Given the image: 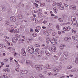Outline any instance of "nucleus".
<instances>
[{"label":"nucleus","instance_id":"obj_1","mask_svg":"<svg viewBox=\"0 0 78 78\" xmlns=\"http://www.w3.org/2000/svg\"><path fill=\"white\" fill-rule=\"evenodd\" d=\"M71 19L73 25H76V17L75 16H72Z\"/></svg>","mask_w":78,"mask_h":78},{"label":"nucleus","instance_id":"obj_2","mask_svg":"<svg viewBox=\"0 0 78 78\" xmlns=\"http://www.w3.org/2000/svg\"><path fill=\"white\" fill-rule=\"evenodd\" d=\"M28 52L30 54H32L34 52V48L32 47H29L28 48Z\"/></svg>","mask_w":78,"mask_h":78},{"label":"nucleus","instance_id":"obj_3","mask_svg":"<svg viewBox=\"0 0 78 78\" xmlns=\"http://www.w3.org/2000/svg\"><path fill=\"white\" fill-rule=\"evenodd\" d=\"M26 63L27 65H30L31 67H34V63L32 61L29 60H26Z\"/></svg>","mask_w":78,"mask_h":78},{"label":"nucleus","instance_id":"obj_4","mask_svg":"<svg viewBox=\"0 0 78 78\" xmlns=\"http://www.w3.org/2000/svg\"><path fill=\"white\" fill-rule=\"evenodd\" d=\"M51 42L53 45H56L57 44L56 39L54 38H52V39L51 40Z\"/></svg>","mask_w":78,"mask_h":78},{"label":"nucleus","instance_id":"obj_5","mask_svg":"<svg viewBox=\"0 0 78 78\" xmlns=\"http://www.w3.org/2000/svg\"><path fill=\"white\" fill-rule=\"evenodd\" d=\"M35 68L36 70H39V71L42 70V67H41V66L40 65H36L35 66Z\"/></svg>","mask_w":78,"mask_h":78},{"label":"nucleus","instance_id":"obj_6","mask_svg":"<svg viewBox=\"0 0 78 78\" xmlns=\"http://www.w3.org/2000/svg\"><path fill=\"white\" fill-rule=\"evenodd\" d=\"M21 53L22 55H23V56H25L27 55L25 51V49L23 48L21 49Z\"/></svg>","mask_w":78,"mask_h":78},{"label":"nucleus","instance_id":"obj_7","mask_svg":"<svg viewBox=\"0 0 78 78\" xmlns=\"http://www.w3.org/2000/svg\"><path fill=\"white\" fill-rule=\"evenodd\" d=\"M10 19L12 22H14L16 21V19L14 16H12L10 18Z\"/></svg>","mask_w":78,"mask_h":78},{"label":"nucleus","instance_id":"obj_8","mask_svg":"<svg viewBox=\"0 0 78 78\" xmlns=\"http://www.w3.org/2000/svg\"><path fill=\"white\" fill-rule=\"evenodd\" d=\"M51 34V32L50 31H48V30L45 31L44 32V34L46 35V36H49V35H50Z\"/></svg>","mask_w":78,"mask_h":78},{"label":"nucleus","instance_id":"obj_9","mask_svg":"<svg viewBox=\"0 0 78 78\" xmlns=\"http://www.w3.org/2000/svg\"><path fill=\"white\" fill-rule=\"evenodd\" d=\"M53 71L54 72H59V69H58V67H54L53 69Z\"/></svg>","mask_w":78,"mask_h":78},{"label":"nucleus","instance_id":"obj_10","mask_svg":"<svg viewBox=\"0 0 78 78\" xmlns=\"http://www.w3.org/2000/svg\"><path fill=\"white\" fill-rule=\"evenodd\" d=\"M66 46L65 44H61L60 45L59 48L61 50H63L64 47H66Z\"/></svg>","mask_w":78,"mask_h":78},{"label":"nucleus","instance_id":"obj_11","mask_svg":"<svg viewBox=\"0 0 78 78\" xmlns=\"http://www.w3.org/2000/svg\"><path fill=\"white\" fill-rule=\"evenodd\" d=\"M3 71L4 72H10V69L9 68H5L4 69Z\"/></svg>","mask_w":78,"mask_h":78},{"label":"nucleus","instance_id":"obj_12","mask_svg":"<svg viewBox=\"0 0 78 78\" xmlns=\"http://www.w3.org/2000/svg\"><path fill=\"white\" fill-rule=\"evenodd\" d=\"M70 8L71 9H76V6L74 5H72L70 6Z\"/></svg>","mask_w":78,"mask_h":78},{"label":"nucleus","instance_id":"obj_13","mask_svg":"<svg viewBox=\"0 0 78 78\" xmlns=\"http://www.w3.org/2000/svg\"><path fill=\"white\" fill-rule=\"evenodd\" d=\"M51 50L53 51V52H55L56 51V47L54 46L51 47Z\"/></svg>","mask_w":78,"mask_h":78},{"label":"nucleus","instance_id":"obj_14","mask_svg":"<svg viewBox=\"0 0 78 78\" xmlns=\"http://www.w3.org/2000/svg\"><path fill=\"white\" fill-rule=\"evenodd\" d=\"M32 41H33V39L32 38H29L27 39V41L28 43H30L29 42H31Z\"/></svg>","mask_w":78,"mask_h":78},{"label":"nucleus","instance_id":"obj_15","mask_svg":"<svg viewBox=\"0 0 78 78\" xmlns=\"http://www.w3.org/2000/svg\"><path fill=\"white\" fill-rule=\"evenodd\" d=\"M73 39H74L75 41H78V37H75V36H73L72 37Z\"/></svg>","mask_w":78,"mask_h":78},{"label":"nucleus","instance_id":"obj_16","mask_svg":"<svg viewBox=\"0 0 78 78\" xmlns=\"http://www.w3.org/2000/svg\"><path fill=\"white\" fill-rule=\"evenodd\" d=\"M37 54L38 57H41L42 56V54L41 52H37Z\"/></svg>","mask_w":78,"mask_h":78},{"label":"nucleus","instance_id":"obj_17","mask_svg":"<svg viewBox=\"0 0 78 78\" xmlns=\"http://www.w3.org/2000/svg\"><path fill=\"white\" fill-rule=\"evenodd\" d=\"M46 68L47 69H50L51 68L50 65L47 64L46 65Z\"/></svg>","mask_w":78,"mask_h":78},{"label":"nucleus","instance_id":"obj_18","mask_svg":"<svg viewBox=\"0 0 78 78\" xmlns=\"http://www.w3.org/2000/svg\"><path fill=\"white\" fill-rule=\"evenodd\" d=\"M18 19H22V18H23V15L21 14H19L18 15Z\"/></svg>","mask_w":78,"mask_h":78},{"label":"nucleus","instance_id":"obj_19","mask_svg":"<svg viewBox=\"0 0 78 78\" xmlns=\"http://www.w3.org/2000/svg\"><path fill=\"white\" fill-rule=\"evenodd\" d=\"M54 12L55 13H57L58 12V8H53Z\"/></svg>","mask_w":78,"mask_h":78},{"label":"nucleus","instance_id":"obj_20","mask_svg":"<svg viewBox=\"0 0 78 78\" xmlns=\"http://www.w3.org/2000/svg\"><path fill=\"white\" fill-rule=\"evenodd\" d=\"M8 48L9 50H11V51H13V50H15V48L11 47Z\"/></svg>","mask_w":78,"mask_h":78},{"label":"nucleus","instance_id":"obj_21","mask_svg":"<svg viewBox=\"0 0 78 78\" xmlns=\"http://www.w3.org/2000/svg\"><path fill=\"white\" fill-rule=\"evenodd\" d=\"M56 5L57 6H61L62 5V3L61 2H58L56 3Z\"/></svg>","mask_w":78,"mask_h":78},{"label":"nucleus","instance_id":"obj_22","mask_svg":"<svg viewBox=\"0 0 78 78\" xmlns=\"http://www.w3.org/2000/svg\"><path fill=\"white\" fill-rule=\"evenodd\" d=\"M2 75L3 78H6L7 77V74H6L3 73L2 74Z\"/></svg>","mask_w":78,"mask_h":78},{"label":"nucleus","instance_id":"obj_23","mask_svg":"<svg viewBox=\"0 0 78 78\" xmlns=\"http://www.w3.org/2000/svg\"><path fill=\"white\" fill-rule=\"evenodd\" d=\"M45 53L47 56H50L51 54L50 53L47 51H45Z\"/></svg>","mask_w":78,"mask_h":78},{"label":"nucleus","instance_id":"obj_24","mask_svg":"<svg viewBox=\"0 0 78 78\" xmlns=\"http://www.w3.org/2000/svg\"><path fill=\"white\" fill-rule=\"evenodd\" d=\"M59 9L60 10H63V9H64V6H60L59 7Z\"/></svg>","mask_w":78,"mask_h":78},{"label":"nucleus","instance_id":"obj_25","mask_svg":"<svg viewBox=\"0 0 78 78\" xmlns=\"http://www.w3.org/2000/svg\"><path fill=\"white\" fill-rule=\"evenodd\" d=\"M19 30L18 29H15L13 30V33H18V31H19Z\"/></svg>","mask_w":78,"mask_h":78},{"label":"nucleus","instance_id":"obj_26","mask_svg":"<svg viewBox=\"0 0 78 78\" xmlns=\"http://www.w3.org/2000/svg\"><path fill=\"white\" fill-rule=\"evenodd\" d=\"M37 35V34L35 32L32 34V36L33 37H36Z\"/></svg>","mask_w":78,"mask_h":78},{"label":"nucleus","instance_id":"obj_27","mask_svg":"<svg viewBox=\"0 0 78 78\" xmlns=\"http://www.w3.org/2000/svg\"><path fill=\"white\" fill-rule=\"evenodd\" d=\"M9 31L11 33H13V32H14V29H11V28H10L9 30Z\"/></svg>","mask_w":78,"mask_h":78},{"label":"nucleus","instance_id":"obj_28","mask_svg":"<svg viewBox=\"0 0 78 78\" xmlns=\"http://www.w3.org/2000/svg\"><path fill=\"white\" fill-rule=\"evenodd\" d=\"M46 41L47 44H48L50 42V39L49 38H47Z\"/></svg>","mask_w":78,"mask_h":78},{"label":"nucleus","instance_id":"obj_29","mask_svg":"<svg viewBox=\"0 0 78 78\" xmlns=\"http://www.w3.org/2000/svg\"><path fill=\"white\" fill-rule=\"evenodd\" d=\"M40 5L41 6H45V4L44 3H40Z\"/></svg>","mask_w":78,"mask_h":78},{"label":"nucleus","instance_id":"obj_30","mask_svg":"<svg viewBox=\"0 0 78 78\" xmlns=\"http://www.w3.org/2000/svg\"><path fill=\"white\" fill-rule=\"evenodd\" d=\"M72 32L73 33H74V34L76 33V30H75V29H72Z\"/></svg>","mask_w":78,"mask_h":78},{"label":"nucleus","instance_id":"obj_31","mask_svg":"<svg viewBox=\"0 0 78 78\" xmlns=\"http://www.w3.org/2000/svg\"><path fill=\"white\" fill-rule=\"evenodd\" d=\"M15 70L16 71H17V72H19V70H20L19 68L18 67H16V68Z\"/></svg>","mask_w":78,"mask_h":78},{"label":"nucleus","instance_id":"obj_32","mask_svg":"<svg viewBox=\"0 0 78 78\" xmlns=\"http://www.w3.org/2000/svg\"><path fill=\"white\" fill-rule=\"evenodd\" d=\"M75 62L76 64H78V58L77 57L76 58Z\"/></svg>","mask_w":78,"mask_h":78},{"label":"nucleus","instance_id":"obj_33","mask_svg":"<svg viewBox=\"0 0 78 78\" xmlns=\"http://www.w3.org/2000/svg\"><path fill=\"white\" fill-rule=\"evenodd\" d=\"M35 2L37 3H41V0H35Z\"/></svg>","mask_w":78,"mask_h":78},{"label":"nucleus","instance_id":"obj_34","mask_svg":"<svg viewBox=\"0 0 78 78\" xmlns=\"http://www.w3.org/2000/svg\"><path fill=\"white\" fill-rule=\"evenodd\" d=\"M30 20H31L32 21H34V18L33 16H31L30 18Z\"/></svg>","mask_w":78,"mask_h":78},{"label":"nucleus","instance_id":"obj_35","mask_svg":"<svg viewBox=\"0 0 78 78\" xmlns=\"http://www.w3.org/2000/svg\"><path fill=\"white\" fill-rule=\"evenodd\" d=\"M20 73H21L22 74H24V70H20Z\"/></svg>","mask_w":78,"mask_h":78},{"label":"nucleus","instance_id":"obj_36","mask_svg":"<svg viewBox=\"0 0 78 78\" xmlns=\"http://www.w3.org/2000/svg\"><path fill=\"white\" fill-rule=\"evenodd\" d=\"M71 68H72V66H69L67 67V69H71Z\"/></svg>","mask_w":78,"mask_h":78},{"label":"nucleus","instance_id":"obj_37","mask_svg":"<svg viewBox=\"0 0 78 78\" xmlns=\"http://www.w3.org/2000/svg\"><path fill=\"white\" fill-rule=\"evenodd\" d=\"M10 27L11 28H16V26L14 25H11Z\"/></svg>","mask_w":78,"mask_h":78},{"label":"nucleus","instance_id":"obj_38","mask_svg":"<svg viewBox=\"0 0 78 78\" xmlns=\"http://www.w3.org/2000/svg\"><path fill=\"white\" fill-rule=\"evenodd\" d=\"M71 72H74L75 71H76V69L75 68L74 69H72L71 70Z\"/></svg>","mask_w":78,"mask_h":78},{"label":"nucleus","instance_id":"obj_39","mask_svg":"<svg viewBox=\"0 0 78 78\" xmlns=\"http://www.w3.org/2000/svg\"><path fill=\"white\" fill-rule=\"evenodd\" d=\"M17 39V41H18V37H17L16 36L15 37H13L12 38V39L13 40H15V41Z\"/></svg>","mask_w":78,"mask_h":78},{"label":"nucleus","instance_id":"obj_40","mask_svg":"<svg viewBox=\"0 0 78 78\" xmlns=\"http://www.w3.org/2000/svg\"><path fill=\"white\" fill-rule=\"evenodd\" d=\"M67 40L68 41V42H69L70 41H71V38H70V37H68L67 38Z\"/></svg>","mask_w":78,"mask_h":78},{"label":"nucleus","instance_id":"obj_41","mask_svg":"<svg viewBox=\"0 0 78 78\" xmlns=\"http://www.w3.org/2000/svg\"><path fill=\"white\" fill-rule=\"evenodd\" d=\"M39 76H40V78H44V76L41 74H40L39 75Z\"/></svg>","mask_w":78,"mask_h":78},{"label":"nucleus","instance_id":"obj_42","mask_svg":"<svg viewBox=\"0 0 78 78\" xmlns=\"http://www.w3.org/2000/svg\"><path fill=\"white\" fill-rule=\"evenodd\" d=\"M42 59H43V60H47V58L46 57H42Z\"/></svg>","mask_w":78,"mask_h":78},{"label":"nucleus","instance_id":"obj_43","mask_svg":"<svg viewBox=\"0 0 78 78\" xmlns=\"http://www.w3.org/2000/svg\"><path fill=\"white\" fill-rule=\"evenodd\" d=\"M5 24L6 25H9V23L8 21H5Z\"/></svg>","mask_w":78,"mask_h":78},{"label":"nucleus","instance_id":"obj_44","mask_svg":"<svg viewBox=\"0 0 78 78\" xmlns=\"http://www.w3.org/2000/svg\"><path fill=\"white\" fill-rule=\"evenodd\" d=\"M54 57H55V58L56 60H58V58H59L56 55H54Z\"/></svg>","mask_w":78,"mask_h":78},{"label":"nucleus","instance_id":"obj_45","mask_svg":"<svg viewBox=\"0 0 78 78\" xmlns=\"http://www.w3.org/2000/svg\"><path fill=\"white\" fill-rule=\"evenodd\" d=\"M56 32H53L52 33V36H56Z\"/></svg>","mask_w":78,"mask_h":78},{"label":"nucleus","instance_id":"obj_46","mask_svg":"<svg viewBox=\"0 0 78 78\" xmlns=\"http://www.w3.org/2000/svg\"><path fill=\"white\" fill-rule=\"evenodd\" d=\"M58 71L59 70H61V69H62V66H59L58 68Z\"/></svg>","mask_w":78,"mask_h":78},{"label":"nucleus","instance_id":"obj_47","mask_svg":"<svg viewBox=\"0 0 78 78\" xmlns=\"http://www.w3.org/2000/svg\"><path fill=\"white\" fill-rule=\"evenodd\" d=\"M17 41V39H16V40L12 39V42L14 43H16Z\"/></svg>","mask_w":78,"mask_h":78},{"label":"nucleus","instance_id":"obj_48","mask_svg":"<svg viewBox=\"0 0 78 78\" xmlns=\"http://www.w3.org/2000/svg\"><path fill=\"white\" fill-rule=\"evenodd\" d=\"M38 16L40 17H41L42 16V13H38Z\"/></svg>","mask_w":78,"mask_h":78},{"label":"nucleus","instance_id":"obj_49","mask_svg":"<svg viewBox=\"0 0 78 78\" xmlns=\"http://www.w3.org/2000/svg\"><path fill=\"white\" fill-rule=\"evenodd\" d=\"M71 28L70 27H67V31L70 30Z\"/></svg>","mask_w":78,"mask_h":78},{"label":"nucleus","instance_id":"obj_50","mask_svg":"<svg viewBox=\"0 0 78 78\" xmlns=\"http://www.w3.org/2000/svg\"><path fill=\"white\" fill-rule=\"evenodd\" d=\"M58 20H59V22H63L62 19L61 18H59L58 19Z\"/></svg>","mask_w":78,"mask_h":78},{"label":"nucleus","instance_id":"obj_51","mask_svg":"<svg viewBox=\"0 0 78 78\" xmlns=\"http://www.w3.org/2000/svg\"><path fill=\"white\" fill-rule=\"evenodd\" d=\"M63 29L64 31H67V27H63Z\"/></svg>","mask_w":78,"mask_h":78},{"label":"nucleus","instance_id":"obj_52","mask_svg":"<svg viewBox=\"0 0 78 78\" xmlns=\"http://www.w3.org/2000/svg\"><path fill=\"white\" fill-rule=\"evenodd\" d=\"M56 28L58 30H60V29H59V25H56Z\"/></svg>","mask_w":78,"mask_h":78},{"label":"nucleus","instance_id":"obj_53","mask_svg":"<svg viewBox=\"0 0 78 78\" xmlns=\"http://www.w3.org/2000/svg\"><path fill=\"white\" fill-rule=\"evenodd\" d=\"M36 28L37 30H41V27L40 26H37L36 27Z\"/></svg>","mask_w":78,"mask_h":78},{"label":"nucleus","instance_id":"obj_54","mask_svg":"<svg viewBox=\"0 0 78 78\" xmlns=\"http://www.w3.org/2000/svg\"><path fill=\"white\" fill-rule=\"evenodd\" d=\"M39 50H40L39 48H37L35 49V51H36V52H37V51H39Z\"/></svg>","mask_w":78,"mask_h":78},{"label":"nucleus","instance_id":"obj_55","mask_svg":"<svg viewBox=\"0 0 78 78\" xmlns=\"http://www.w3.org/2000/svg\"><path fill=\"white\" fill-rule=\"evenodd\" d=\"M27 73H28V71L24 70V74H27Z\"/></svg>","mask_w":78,"mask_h":78},{"label":"nucleus","instance_id":"obj_56","mask_svg":"<svg viewBox=\"0 0 78 78\" xmlns=\"http://www.w3.org/2000/svg\"><path fill=\"white\" fill-rule=\"evenodd\" d=\"M35 22L36 23V24L38 22V20H37V18L35 19Z\"/></svg>","mask_w":78,"mask_h":78},{"label":"nucleus","instance_id":"obj_57","mask_svg":"<svg viewBox=\"0 0 78 78\" xmlns=\"http://www.w3.org/2000/svg\"><path fill=\"white\" fill-rule=\"evenodd\" d=\"M3 47V45L1 44H0V48H2Z\"/></svg>","mask_w":78,"mask_h":78},{"label":"nucleus","instance_id":"obj_58","mask_svg":"<svg viewBox=\"0 0 78 78\" xmlns=\"http://www.w3.org/2000/svg\"><path fill=\"white\" fill-rule=\"evenodd\" d=\"M8 61V59L7 58H5L4 59V62H7Z\"/></svg>","mask_w":78,"mask_h":78},{"label":"nucleus","instance_id":"obj_59","mask_svg":"<svg viewBox=\"0 0 78 78\" xmlns=\"http://www.w3.org/2000/svg\"><path fill=\"white\" fill-rule=\"evenodd\" d=\"M30 31L31 32V33H33V32L34 31L33 29H30Z\"/></svg>","mask_w":78,"mask_h":78},{"label":"nucleus","instance_id":"obj_60","mask_svg":"<svg viewBox=\"0 0 78 78\" xmlns=\"http://www.w3.org/2000/svg\"><path fill=\"white\" fill-rule=\"evenodd\" d=\"M48 76H51V75H53V74H52V73H48Z\"/></svg>","mask_w":78,"mask_h":78},{"label":"nucleus","instance_id":"obj_61","mask_svg":"<svg viewBox=\"0 0 78 78\" xmlns=\"http://www.w3.org/2000/svg\"><path fill=\"white\" fill-rule=\"evenodd\" d=\"M56 2H53V4H52V5L53 6H55V5H56Z\"/></svg>","mask_w":78,"mask_h":78},{"label":"nucleus","instance_id":"obj_62","mask_svg":"<svg viewBox=\"0 0 78 78\" xmlns=\"http://www.w3.org/2000/svg\"><path fill=\"white\" fill-rule=\"evenodd\" d=\"M9 59L10 60V62H12V59H13V58L12 57H10Z\"/></svg>","mask_w":78,"mask_h":78},{"label":"nucleus","instance_id":"obj_63","mask_svg":"<svg viewBox=\"0 0 78 78\" xmlns=\"http://www.w3.org/2000/svg\"><path fill=\"white\" fill-rule=\"evenodd\" d=\"M4 37L5 39H8L9 38V37L7 36H5Z\"/></svg>","mask_w":78,"mask_h":78},{"label":"nucleus","instance_id":"obj_64","mask_svg":"<svg viewBox=\"0 0 78 78\" xmlns=\"http://www.w3.org/2000/svg\"><path fill=\"white\" fill-rule=\"evenodd\" d=\"M18 78H23V77L21 76H18Z\"/></svg>","mask_w":78,"mask_h":78}]
</instances>
